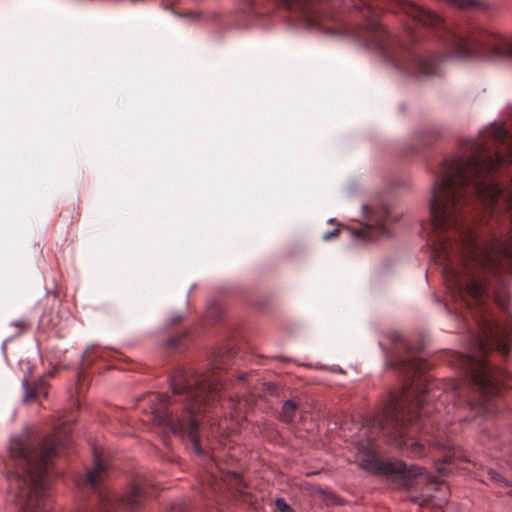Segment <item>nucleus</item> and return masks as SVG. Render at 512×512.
<instances>
[{
    "label": "nucleus",
    "instance_id": "obj_1",
    "mask_svg": "<svg viewBox=\"0 0 512 512\" xmlns=\"http://www.w3.org/2000/svg\"><path fill=\"white\" fill-rule=\"evenodd\" d=\"M434 259L442 266L445 283L452 298L466 306L478 329L472 350L458 353L455 365L469 380L433 381L423 390L404 387L392 393L381 415L374 419L390 442L408 456L426 455V444L438 449L446 445L439 441H414L407 422L422 421V433L427 434L422 419L430 411L425 403L437 399L436 410L446 413L445 423L466 421L479 412H495L493 398L504 388V372L491 366L486 355L491 350L508 354L512 346V314L506 291L507 273H512V249H432Z\"/></svg>",
    "mask_w": 512,
    "mask_h": 512
},
{
    "label": "nucleus",
    "instance_id": "obj_2",
    "mask_svg": "<svg viewBox=\"0 0 512 512\" xmlns=\"http://www.w3.org/2000/svg\"><path fill=\"white\" fill-rule=\"evenodd\" d=\"M70 426L61 425L41 442H35L27 431L13 436L9 445L14 472L10 486L17 490L18 512H50L47 491L49 466L69 441Z\"/></svg>",
    "mask_w": 512,
    "mask_h": 512
},
{
    "label": "nucleus",
    "instance_id": "obj_3",
    "mask_svg": "<svg viewBox=\"0 0 512 512\" xmlns=\"http://www.w3.org/2000/svg\"><path fill=\"white\" fill-rule=\"evenodd\" d=\"M174 396H181L185 401L181 416H174L172 399L164 394H150L149 403L151 419L157 425L174 435L187 434L194 451L202 455L198 435V421L195 415L206 411L217 399L223 388L220 378L214 374H199L195 371L179 369L170 380Z\"/></svg>",
    "mask_w": 512,
    "mask_h": 512
},
{
    "label": "nucleus",
    "instance_id": "obj_4",
    "mask_svg": "<svg viewBox=\"0 0 512 512\" xmlns=\"http://www.w3.org/2000/svg\"><path fill=\"white\" fill-rule=\"evenodd\" d=\"M375 31V47L379 49L386 61L403 73L413 77L437 75L439 63L448 56L466 57L480 56L492 59L512 60V39L498 34H484L480 38L464 37L452 31H446V55H433L427 58L420 57L411 51L393 55L389 50L390 33L378 23L373 24ZM394 42V40H392Z\"/></svg>",
    "mask_w": 512,
    "mask_h": 512
},
{
    "label": "nucleus",
    "instance_id": "obj_5",
    "mask_svg": "<svg viewBox=\"0 0 512 512\" xmlns=\"http://www.w3.org/2000/svg\"><path fill=\"white\" fill-rule=\"evenodd\" d=\"M108 463L95 454L94 465L86 474L85 482L97 492V507L92 512H115L122 507L128 512L140 511L154 495L152 484L147 477L137 476L124 490L121 496L113 495L108 489L99 485L105 480Z\"/></svg>",
    "mask_w": 512,
    "mask_h": 512
},
{
    "label": "nucleus",
    "instance_id": "obj_6",
    "mask_svg": "<svg viewBox=\"0 0 512 512\" xmlns=\"http://www.w3.org/2000/svg\"><path fill=\"white\" fill-rule=\"evenodd\" d=\"M362 466L365 469H374L382 474H404L408 476L421 475L423 469L417 466L408 467L402 461L381 462L373 455L367 454L366 458L362 460Z\"/></svg>",
    "mask_w": 512,
    "mask_h": 512
},
{
    "label": "nucleus",
    "instance_id": "obj_7",
    "mask_svg": "<svg viewBox=\"0 0 512 512\" xmlns=\"http://www.w3.org/2000/svg\"><path fill=\"white\" fill-rule=\"evenodd\" d=\"M405 13L416 23L426 27H440L443 24V19L423 7L405 4L403 7Z\"/></svg>",
    "mask_w": 512,
    "mask_h": 512
},
{
    "label": "nucleus",
    "instance_id": "obj_8",
    "mask_svg": "<svg viewBox=\"0 0 512 512\" xmlns=\"http://www.w3.org/2000/svg\"><path fill=\"white\" fill-rule=\"evenodd\" d=\"M24 388V401L28 402L36 397H46L48 394V383L44 378H39L34 382H30L28 377H25L22 381Z\"/></svg>",
    "mask_w": 512,
    "mask_h": 512
},
{
    "label": "nucleus",
    "instance_id": "obj_9",
    "mask_svg": "<svg viewBox=\"0 0 512 512\" xmlns=\"http://www.w3.org/2000/svg\"><path fill=\"white\" fill-rule=\"evenodd\" d=\"M392 220V215L388 208H384L381 212V216L379 219H375L373 223V227L379 234V236L390 237L392 235L391 230L388 227V224Z\"/></svg>",
    "mask_w": 512,
    "mask_h": 512
},
{
    "label": "nucleus",
    "instance_id": "obj_10",
    "mask_svg": "<svg viewBox=\"0 0 512 512\" xmlns=\"http://www.w3.org/2000/svg\"><path fill=\"white\" fill-rule=\"evenodd\" d=\"M298 409V404L292 400H287L284 402L282 406V410L280 413L281 420L285 422H290L294 418L296 411Z\"/></svg>",
    "mask_w": 512,
    "mask_h": 512
},
{
    "label": "nucleus",
    "instance_id": "obj_11",
    "mask_svg": "<svg viewBox=\"0 0 512 512\" xmlns=\"http://www.w3.org/2000/svg\"><path fill=\"white\" fill-rule=\"evenodd\" d=\"M78 216V208L75 203L68 204L65 208H63L60 212V217L64 218L66 221H73Z\"/></svg>",
    "mask_w": 512,
    "mask_h": 512
},
{
    "label": "nucleus",
    "instance_id": "obj_12",
    "mask_svg": "<svg viewBox=\"0 0 512 512\" xmlns=\"http://www.w3.org/2000/svg\"><path fill=\"white\" fill-rule=\"evenodd\" d=\"M275 505L279 512H294L292 507L283 498H277Z\"/></svg>",
    "mask_w": 512,
    "mask_h": 512
},
{
    "label": "nucleus",
    "instance_id": "obj_13",
    "mask_svg": "<svg viewBox=\"0 0 512 512\" xmlns=\"http://www.w3.org/2000/svg\"><path fill=\"white\" fill-rule=\"evenodd\" d=\"M461 458L463 461H467L465 456H458L457 452L447 454L442 458L443 463H453L456 459Z\"/></svg>",
    "mask_w": 512,
    "mask_h": 512
},
{
    "label": "nucleus",
    "instance_id": "obj_14",
    "mask_svg": "<svg viewBox=\"0 0 512 512\" xmlns=\"http://www.w3.org/2000/svg\"><path fill=\"white\" fill-rule=\"evenodd\" d=\"M447 1L459 8H466V7L472 6L474 4V2L472 0H447Z\"/></svg>",
    "mask_w": 512,
    "mask_h": 512
},
{
    "label": "nucleus",
    "instance_id": "obj_15",
    "mask_svg": "<svg viewBox=\"0 0 512 512\" xmlns=\"http://www.w3.org/2000/svg\"><path fill=\"white\" fill-rule=\"evenodd\" d=\"M407 369L414 370L415 373L421 372V363H419L417 360L408 361Z\"/></svg>",
    "mask_w": 512,
    "mask_h": 512
},
{
    "label": "nucleus",
    "instance_id": "obj_16",
    "mask_svg": "<svg viewBox=\"0 0 512 512\" xmlns=\"http://www.w3.org/2000/svg\"><path fill=\"white\" fill-rule=\"evenodd\" d=\"M11 325H13V326H15V327L19 328V329H20V331H23V330L27 329V326H28V325H27V323H26L25 321H23V320L13 321V322L11 323ZM20 333H21V332H19V334H20Z\"/></svg>",
    "mask_w": 512,
    "mask_h": 512
},
{
    "label": "nucleus",
    "instance_id": "obj_17",
    "mask_svg": "<svg viewBox=\"0 0 512 512\" xmlns=\"http://www.w3.org/2000/svg\"><path fill=\"white\" fill-rule=\"evenodd\" d=\"M337 235H338V229H333L332 231L325 233L323 235V239L328 241V240L332 239L333 237H336Z\"/></svg>",
    "mask_w": 512,
    "mask_h": 512
},
{
    "label": "nucleus",
    "instance_id": "obj_18",
    "mask_svg": "<svg viewBox=\"0 0 512 512\" xmlns=\"http://www.w3.org/2000/svg\"><path fill=\"white\" fill-rule=\"evenodd\" d=\"M182 318H183V316H182V315H180V314H178V315H176V316H173V317L169 320V322H170V324H176V323L180 322V321L182 320Z\"/></svg>",
    "mask_w": 512,
    "mask_h": 512
},
{
    "label": "nucleus",
    "instance_id": "obj_19",
    "mask_svg": "<svg viewBox=\"0 0 512 512\" xmlns=\"http://www.w3.org/2000/svg\"><path fill=\"white\" fill-rule=\"evenodd\" d=\"M246 2V12H249L250 10H252V7L254 5V0H245Z\"/></svg>",
    "mask_w": 512,
    "mask_h": 512
},
{
    "label": "nucleus",
    "instance_id": "obj_20",
    "mask_svg": "<svg viewBox=\"0 0 512 512\" xmlns=\"http://www.w3.org/2000/svg\"><path fill=\"white\" fill-rule=\"evenodd\" d=\"M177 343H178V339H177V338H174V337L169 338V339L167 340V345H168V346H176V344H177Z\"/></svg>",
    "mask_w": 512,
    "mask_h": 512
},
{
    "label": "nucleus",
    "instance_id": "obj_21",
    "mask_svg": "<svg viewBox=\"0 0 512 512\" xmlns=\"http://www.w3.org/2000/svg\"><path fill=\"white\" fill-rule=\"evenodd\" d=\"M434 424L440 425V419H432L431 425H434Z\"/></svg>",
    "mask_w": 512,
    "mask_h": 512
},
{
    "label": "nucleus",
    "instance_id": "obj_22",
    "mask_svg": "<svg viewBox=\"0 0 512 512\" xmlns=\"http://www.w3.org/2000/svg\"><path fill=\"white\" fill-rule=\"evenodd\" d=\"M509 493L512 495V490Z\"/></svg>",
    "mask_w": 512,
    "mask_h": 512
}]
</instances>
